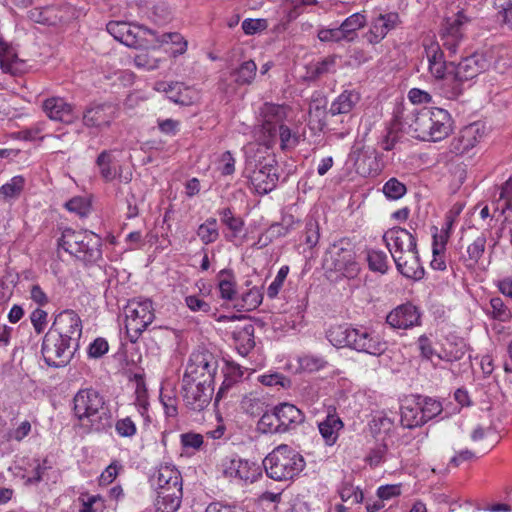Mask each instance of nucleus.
<instances>
[{"label":"nucleus","mask_w":512,"mask_h":512,"mask_svg":"<svg viewBox=\"0 0 512 512\" xmlns=\"http://www.w3.org/2000/svg\"><path fill=\"white\" fill-rule=\"evenodd\" d=\"M280 139V147L282 150L294 148L298 144V136L292 133L285 124L278 129L277 138Z\"/></svg>","instance_id":"nucleus-62"},{"label":"nucleus","mask_w":512,"mask_h":512,"mask_svg":"<svg viewBox=\"0 0 512 512\" xmlns=\"http://www.w3.org/2000/svg\"><path fill=\"white\" fill-rule=\"evenodd\" d=\"M487 238L484 234L477 236L466 249L467 256L463 258L464 264L469 269H474L485 253Z\"/></svg>","instance_id":"nucleus-41"},{"label":"nucleus","mask_w":512,"mask_h":512,"mask_svg":"<svg viewBox=\"0 0 512 512\" xmlns=\"http://www.w3.org/2000/svg\"><path fill=\"white\" fill-rule=\"evenodd\" d=\"M393 260L397 270L406 278H422L424 269L420 262L417 247L412 250H406V253H402L401 255L394 254Z\"/></svg>","instance_id":"nucleus-23"},{"label":"nucleus","mask_w":512,"mask_h":512,"mask_svg":"<svg viewBox=\"0 0 512 512\" xmlns=\"http://www.w3.org/2000/svg\"><path fill=\"white\" fill-rule=\"evenodd\" d=\"M58 246L87 263H95L102 258L101 237L89 230L64 229L58 239Z\"/></svg>","instance_id":"nucleus-5"},{"label":"nucleus","mask_w":512,"mask_h":512,"mask_svg":"<svg viewBox=\"0 0 512 512\" xmlns=\"http://www.w3.org/2000/svg\"><path fill=\"white\" fill-rule=\"evenodd\" d=\"M490 310L487 315L499 322H508L512 319V312L500 297L490 299Z\"/></svg>","instance_id":"nucleus-49"},{"label":"nucleus","mask_w":512,"mask_h":512,"mask_svg":"<svg viewBox=\"0 0 512 512\" xmlns=\"http://www.w3.org/2000/svg\"><path fill=\"white\" fill-rule=\"evenodd\" d=\"M360 93L356 90H344L330 105L329 113L332 116L350 113L360 101Z\"/></svg>","instance_id":"nucleus-29"},{"label":"nucleus","mask_w":512,"mask_h":512,"mask_svg":"<svg viewBox=\"0 0 512 512\" xmlns=\"http://www.w3.org/2000/svg\"><path fill=\"white\" fill-rule=\"evenodd\" d=\"M354 330L347 324L335 325L327 331V339L335 347L351 348Z\"/></svg>","instance_id":"nucleus-36"},{"label":"nucleus","mask_w":512,"mask_h":512,"mask_svg":"<svg viewBox=\"0 0 512 512\" xmlns=\"http://www.w3.org/2000/svg\"><path fill=\"white\" fill-rule=\"evenodd\" d=\"M328 254L331 262L330 267L339 277L354 280L359 276L361 266L356 259L354 248L349 243L340 241L333 244Z\"/></svg>","instance_id":"nucleus-10"},{"label":"nucleus","mask_w":512,"mask_h":512,"mask_svg":"<svg viewBox=\"0 0 512 512\" xmlns=\"http://www.w3.org/2000/svg\"><path fill=\"white\" fill-rule=\"evenodd\" d=\"M260 115L262 120L258 138L266 147H272L277 141L278 129L284 125L287 117L286 108L278 104L265 103Z\"/></svg>","instance_id":"nucleus-11"},{"label":"nucleus","mask_w":512,"mask_h":512,"mask_svg":"<svg viewBox=\"0 0 512 512\" xmlns=\"http://www.w3.org/2000/svg\"><path fill=\"white\" fill-rule=\"evenodd\" d=\"M156 512H176L181 504L182 490L172 489L156 492Z\"/></svg>","instance_id":"nucleus-33"},{"label":"nucleus","mask_w":512,"mask_h":512,"mask_svg":"<svg viewBox=\"0 0 512 512\" xmlns=\"http://www.w3.org/2000/svg\"><path fill=\"white\" fill-rule=\"evenodd\" d=\"M217 369L218 360L211 352L208 350L194 351L189 357L182 382L214 386Z\"/></svg>","instance_id":"nucleus-7"},{"label":"nucleus","mask_w":512,"mask_h":512,"mask_svg":"<svg viewBox=\"0 0 512 512\" xmlns=\"http://www.w3.org/2000/svg\"><path fill=\"white\" fill-rule=\"evenodd\" d=\"M237 468L238 470L234 481L235 483H253L262 476V469L260 465L247 459L240 458Z\"/></svg>","instance_id":"nucleus-39"},{"label":"nucleus","mask_w":512,"mask_h":512,"mask_svg":"<svg viewBox=\"0 0 512 512\" xmlns=\"http://www.w3.org/2000/svg\"><path fill=\"white\" fill-rule=\"evenodd\" d=\"M452 118L447 110L424 107L414 114L409 130L414 138L422 141H441L452 132Z\"/></svg>","instance_id":"nucleus-2"},{"label":"nucleus","mask_w":512,"mask_h":512,"mask_svg":"<svg viewBox=\"0 0 512 512\" xmlns=\"http://www.w3.org/2000/svg\"><path fill=\"white\" fill-rule=\"evenodd\" d=\"M109 350V344L106 339L102 337L96 338L89 344L87 355L89 358L98 359L104 356Z\"/></svg>","instance_id":"nucleus-63"},{"label":"nucleus","mask_w":512,"mask_h":512,"mask_svg":"<svg viewBox=\"0 0 512 512\" xmlns=\"http://www.w3.org/2000/svg\"><path fill=\"white\" fill-rule=\"evenodd\" d=\"M497 205L502 213L512 211V175L501 185Z\"/></svg>","instance_id":"nucleus-57"},{"label":"nucleus","mask_w":512,"mask_h":512,"mask_svg":"<svg viewBox=\"0 0 512 512\" xmlns=\"http://www.w3.org/2000/svg\"><path fill=\"white\" fill-rule=\"evenodd\" d=\"M356 172L363 176H375L379 172V166L376 161V157L366 154H360L354 163Z\"/></svg>","instance_id":"nucleus-47"},{"label":"nucleus","mask_w":512,"mask_h":512,"mask_svg":"<svg viewBox=\"0 0 512 512\" xmlns=\"http://www.w3.org/2000/svg\"><path fill=\"white\" fill-rule=\"evenodd\" d=\"M122 468L118 461H112L101 473L98 482L100 486L111 484L118 476L119 470Z\"/></svg>","instance_id":"nucleus-64"},{"label":"nucleus","mask_w":512,"mask_h":512,"mask_svg":"<svg viewBox=\"0 0 512 512\" xmlns=\"http://www.w3.org/2000/svg\"><path fill=\"white\" fill-rule=\"evenodd\" d=\"M217 213L220 216L222 224L230 231V233L226 235V240L233 241L242 233L245 225L244 219L241 216H236L229 207L219 209Z\"/></svg>","instance_id":"nucleus-35"},{"label":"nucleus","mask_w":512,"mask_h":512,"mask_svg":"<svg viewBox=\"0 0 512 512\" xmlns=\"http://www.w3.org/2000/svg\"><path fill=\"white\" fill-rule=\"evenodd\" d=\"M73 413L79 426L86 432H100L104 429V420L109 417L105 400L92 388L79 390L73 398Z\"/></svg>","instance_id":"nucleus-3"},{"label":"nucleus","mask_w":512,"mask_h":512,"mask_svg":"<svg viewBox=\"0 0 512 512\" xmlns=\"http://www.w3.org/2000/svg\"><path fill=\"white\" fill-rule=\"evenodd\" d=\"M338 492L343 502L351 501L352 503L359 504L364 500L363 491L349 482L342 483Z\"/></svg>","instance_id":"nucleus-56"},{"label":"nucleus","mask_w":512,"mask_h":512,"mask_svg":"<svg viewBox=\"0 0 512 512\" xmlns=\"http://www.w3.org/2000/svg\"><path fill=\"white\" fill-rule=\"evenodd\" d=\"M383 193L392 200L403 197L406 193V186L397 178H390L383 186Z\"/></svg>","instance_id":"nucleus-58"},{"label":"nucleus","mask_w":512,"mask_h":512,"mask_svg":"<svg viewBox=\"0 0 512 512\" xmlns=\"http://www.w3.org/2000/svg\"><path fill=\"white\" fill-rule=\"evenodd\" d=\"M383 241L393 259L394 254L401 255L406 253V250H412L417 247L416 237L401 227H393L387 230L383 235Z\"/></svg>","instance_id":"nucleus-18"},{"label":"nucleus","mask_w":512,"mask_h":512,"mask_svg":"<svg viewBox=\"0 0 512 512\" xmlns=\"http://www.w3.org/2000/svg\"><path fill=\"white\" fill-rule=\"evenodd\" d=\"M152 486L156 492L163 490H182L181 474L172 466L161 465L152 478Z\"/></svg>","instance_id":"nucleus-25"},{"label":"nucleus","mask_w":512,"mask_h":512,"mask_svg":"<svg viewBox=\"0 0 512 512\" xmlns=\"http://www.w3.org/2000/svg\"><path fill=\"white\" fill-rule=\"evenodd\" d=\"M257 65L253 60L244 61L230 73L234 83L238 86L250 85L255 80Z\"/></svg>","instance_id":"nucleus-40"},{"label":"nucleus","mask_w":512,"mask_h":512,"mask_svg":"<svg viewBox=\"0 0 512 512\" xmlns=\"http://www.w3.org/2000/svg\"><path fill=\"white\" fill-rule=\"evenodd\" d=\"M183 400L187 408L200 412L211 402L214 386L201 383L182 382Z\"/></svg>","instance_id":"nucleus-15"},{"label":"nucleus","mask_w":512,"mask_h":512,"mask_svg":"<svg viewBox=\"0 0 512 512\" xmlns=\"http://www.w3.org/2000/svg\"><path fill=\"white\" fill-rule=\"evenodd\" d=\"M106 29L115 40L132 48L149 49V41L154 37L153 30L125 21H110Z\"/></svg>","instance_id":"nucleus-8"},{"label":"nucleus","mask_w":512,"mask_h":512,"mask_svg":"<svg viewBox=\"0 0 512 512\" xmlns=\"http://www.w3.org/2000/svg\"><path fill=\"white\" fill-rule=\"evenodd\" d=\"M367 23V17L364 13L357 12L347 17L340 25L346 40L352 41L356 37V32L363 28Z\"/></svg>","instance_id":"nucleus-45"},{"label":"nucleus","mask_w":512,"mask_h":512,"mask_svg":"<svg viewBox=\"0 0 512 512\" xmlns=\"http://www.w3.org/2000/svg\"><path fill=\"white\" fill-rule=\"evenodd\" d=\"M278 419L282 425V431L286 432L295 428L304 421V415L300 409L290 403H281L275 407Z\"/></svg>","instance_id":"nucleus-28"},{"label":"nucleus","mask_w":512,"mask_h":512,"mask_svg":"<svg viewBox=\"0 0 512 512\" xmlns=\"http://www.w3.org/2000/svg\"><path fill=\"white\" fill-rule=\"evenodd\" d=\"M393 425L394 421L383 412L375 413L369 423L371 432L374 435L388 434Z\"/></svg>","instance_id":"nucleus-55"},{"label":"nucleus","mask_w":512,"mask_h":512,"mask_svg":"<svg viewBox=\"0 0 512 512\" xmlns=\"http://www.w3.org/2000/svg\"><path fill=\"white\" fill-rule=\"evenodd\" d=\"M96 165L98 166L100 175L105 182H111L116 178L117 169L112 151H102L96 159Z\"/></svg>","instance_id":"nucleus-43"},{"label":"nucleus","mask_w":512,"mask_h":512,"mask_svg":"<svg viewBox=\"0 0 512 512\" xmlns=\"http://www.w3.org/2000/svg\"><path fill=\"white\" fill-rule=\"evenodd\" d=\"M483 135V126L477 122L471 123L462 128L459 134L453 138L450 149L457 155H463L474 148Z\"/></svg>","instance_id":"nucleus-20"},{"label":"nucleus","mask_w":512,"mask_h":512,"mask_svg":"<svg viewBox=\"0 0 512 512\" xmlns=\"http://www.w3.org/2000/svg\"><path fill=\"white\" fill-rule=\"evenodd\" d=\"M351 349L373 356H380L387 350V342L377 333L367 328H355Z\"/></svg>","instance_id":"nucleus-17"},{"label":"nucleus","mask_w":512,"mask_h":512,"mask_svg":"<svg viewBox=\"0 0 512 512\" xmlns=\"http://www.w3.org/2000/svg\"><path fill=\"white\" fill-rule=\"evenodd\" d=\"M26 186V179L22 175L13 176L0 186V197L4 202L12 203L18 200Z\"/></svg>","instance_id":"nucleus-38"},{"label":"nucleus","mask_w":512,"mask_h":512,"mask_svg":"<svg viewBox=\"0 0 512 512\" xmlns=\"http://www.w3.org/2000/svg\"><path fill=\"white\" fill-rule=\"evenodd\" d=\"M424 50L428 61V71L431 76L436 80V89L439 91V86L444 82L448 76L450 69V62H447L444 53L438 42L430 41L424 43Z\"/></svg>","instance_id":"nucleus-16"},{"label":"nucleus","mask_w":512,"mask_h":512,"mask_svg":"<svg viewBox=\"0 0 512 512\" xmlns=\"http://www.w3.org/2000/svg\"><path fill=\"white\" fill-rule=\"evenodd\" d=\"M83 324L79 314L72 309H65L54 319L52 329L59 337L80 348Z\"/></svg>","instance_id":"nucleus-13"},{"label":"nucleus","mask_w":512,"mask_h":512,"mask_svg":"<svg viewBox=\"0 0 512 512\" xmlns=\"http://www.w3.org/2000/svg\"><path fill=\"white\" fill-rule=\"evenodd\" d=\"M343 427L344 423L335 410L328 412L325 419L318 423L319 433L328 446H333L337 442Z\"/></svg>","instance_id":"nucleus-26"},{"label":"nucleus","mask_w":512,"mask_h":512,"mask_svg":"<svg viewBox=\"0 0 512 512\" xmlns=\"http://www.w3.org/2000/svg\"><path fill=\"white\" fill-rule=\"evenodd\" d=\"M240 457L237 455L226 456L217 464V472L230 482H234L237 475V466L239 465Z\"/></svg>","instance_id":"nucleus-51"},{"label":"nucleus","mask_w":512,"mask_h":512,"mask_svg":"<svg viewBox=\"0 0 512 512\" xmlns=\"http://www.w3.org/2000/svg\"><path fill=\"white\" fill-rule=\"evenodd\" d=\"M263 467L269 478L275 481H287L300 474L305 467V460L295 449L281 444L264 458Z\"/></svg>","instance_id":"nucleus-4"},{"label":"nucleus","mask_w":512,"mask_h":512,"mask_svg":"<svg viewBox=\"0 0 512 512\" xmlns=\"http://www.w3.org/2000/svg\"><path fill=\"white\" fill-rule=\"evenodd\" d=\"M79 348L54 332H47L43 338L41 353L50 367H65L70 363Z\"/></svg>","instance_id":"nucleus-9"},{"label":"nucleus","mask_w":512,"mask_h":512,"mask_svg":"<svg viewBox=\"0 0 512 512\" xmlns=\"http://www.w3.org/2000/svg\"><path fill=\"white\" fill-rule=\"evenodd\" d=\"M125 328L129 340L135 343L155 318L149 299H132L124 307Z\"/></svg>","instance_id":"nucleus-6"},{"label":"nucleus","mask_w":512,"mask_h":512,"mask_svg":"<svg viewBox=\"0 0 512 512\" xmlns=\"http://www.w3.org/2000/svg\"><path fill=\"white\" fill-rule=\"evenodd\" d=\"M420 313L417 308L410 304H402L393 309L386 317L387 324L393 329H409L418 325Z\"/></svg>","instance_id":"nucleus-21"},{"label":"nucleus","mask_w":512,"mask_h":512,"mask_svg":"<svg viewBox=\"0 0 512 512\" xmlns=\"http://www.w3.org/2000/svg\"><path fill=\"white\" fill-rule=\"evenodd\" d=\"M466 353V343L458 337H448L442 344V350L437 354L439 359L453 362L463 358Z\"/></svg>","instance_id":"nucleus-34"},{"label":"nucleus","mask_w":512,"mask_h":512,"mask_svg":"<svg viewBox=\"0 0 512 512\" xmlns=\"http://www.w3.org/2000/svg\"><path fill=\"white\" fill-rule=\"evenodd\" d=\"M469 21L463 11H459L454 16L444 20L440 30V39L443 48L449 51L451 55L457 53L464 40L466 26Z\"/></svg>","instance_id":"nucleus-12"},{"label":"nucleus","mask_w":512,"mask_h":512,"mask_svg":"<svg viewBox=\"0 0 512 512\" xmlns=\"http://www.w3.org/2000/svg\"><path fill=\"white\" fill-rule=\"evenodd\" d=\"M46 115L55 121L71 123L74 118L73 106L61 97H51L43 102Z\"/></svg>","instance_id":"nucleus-24"},{"label":"nucleus","mask_w":512,"mask_h":512,"mask_svg":"<svg viewBox=\"0 0 512 512\" xmlns=\"http://www.w3.org/2000/svg\"><path fill=\"white\" fill-rule=\"evenodd\" d=\"M494 8L498 22L512 31V0H494Z\"/></svg>","instance_id":"nucleus-53"},{"label":"nucleus","mask_w":512,"mask_h":512,"mask_svg":"<svg viewBox=\"0 0 512 512\" xmlns=\"http://www.w3.org/2000/svg\"><path fill=\"white\" fill-rule=\"evenodd\" d=\"M263 300L262 288L253 286L244 292L235 305L240 311H252L260 306Z\"/></svg>","instance_id":"nucleus-44"},{"label":"nucleus","mask_w":512,"mask_h":512,"mask_svg":"<svg viewBox=\"0 0 512 512\" xmlns=\"http://www.w3.org/2000/svg\"><path fill=\"white\" fill-rule=\"evenodd\" d=\"M232 335L240 355L246 356L254 348V326L252 324L237 326L233 330Z\"/></svg>","instance_id":"nucleus-32"},{"label":"nucleus","mask_w":512,"mask_h":512,"mask_svg":"<svg viewBox=\"0 0 512 512\" xmlns=\"http://www.w3.org/2000/svg\"><path fill=\"white\" fill-rule=\"evenodd\" d=\"M488 67V60L480 53L464 57L458 63L450 61L448 76L439 86V94L448 100L458 99L463 94V84L486 71Z\"/></svg>","instance_id":"nucleus-1"},{"label":"nucleus","mask_w":512,"mask_h":512,"mask_svg":"<svg viewBox=\"0 0 512 512\" xmlns=\"http://www.w3.org/2000/svg\"><path fill=\"white\" fill-rule=\"evenodd\" d=\"M115 119V108L110 104H92L83 113V123L89 128L110 126Z\"/></svg>","instance_id":"nucleus-22"},{"label":"nucleus","mask_w":512,"mask_h":512,"mask_svg":"<svg viewBox=\"0 0 512 512\" xmlns=\"http://www.w3.org/2000/svg\"><path fill=\"white\" fill-rule=\"evenodd\" d=\"M401 23L399 14L397 12H389L380 14L371 22L368 32L364 38L369 44L375 45L380 43L386 35L394 30Z\"/></svg>","instance_id":"nucleus-19"},{"label":"nucleus","mask_w":512,"mask_h":512,"mask_svg":"<svg viewBox=\"0 0 512 512\" xmlns=\"http://www.w3.org/2000/svg\"><path fill=\"white\" fill-rule=\"evenodd\" d=\"M368 267L373 272L385 274L388 271V256L382 250L371 249L367 251Z\"/></svg>","instance_id":"nucleus-50"},{"label":"nucleus","mask_w":512,"mask_h":512,"mask_svg":"<svg viewBox=\"0 0 512 512\" xmlns=\"http://www.w3.org/2000/svg\"><path fill=\"white\" fill-rule=\"evenodd\" d=\"M29 17L36 23L55 26L64 19L63 10L55 5L36 7L30 10Z\"/></svg>","instance_id":"nucleus-30"},{"label":"nucleus","mask_w":512,"mask_h":512,"mask_svg":"<svg viewBox=\"0 0 512 512\" xmlns=\"http://www.w3.org/2000/svg\"><path fill=\"white\" fill-rule=\"evenodd\" d=\"M277 170L276 161L272 158L256 164L249 176L250 183L256 193L267 194L276 187L278 181Z\"/></svg>","instance_id":"nucleus-14"},{"label":"nucleus","mask_w":512,"mask_h":512,"mask_svg":"<svg viewBox=\"0 0 512 512\" xmlns=\"http://www.w3.org/2000/svg\"><path fill=\"white\" fill-rule=\"evenodd\" d=\"M135 394L136 397L133 405L136 410V415L141 417L146 424H149L151 422V416L149 414L150 403L147 391L145 389H137Z\"/></svg>","instance_id":"nucleus-54"},{"label":"nucleus","mask_w":512,"mask_h":512,"mask_svg":"<svg viewBox=\"0 0 512 512\" xmlns=\"http://www.w3.org/2000/svg\"><path fill=\"white\" fill-rule=\"evenodd\" d=\"M289 273V266L283 265L277 272L276 277L267 288V296L271 299L275 298L281 288L283 287L284 281Z\"/></svg>","instance_id":"nucleus-60"},{"label":"nucleus","mask_w":512,"mask_h":512,"mask_svg":"<svg viewBox=\"0 0 512 512\" xmlns=\"http://www.w3.org/2000/svg\"><path fill=\"white\" fill-rule=\"evenodd\" d=\"M425 424L440 415L443 411L442 403L431 397H417Z\"/></svg>","instance_id":"nucleus-48"},{"label":"nucleus","mask_w":512,"mask_h":512,"mask_svg":"<svg viewBox=\"0 0 512 512\" xmlns=\"http://www.w3.org/2000/svg\"><path fill=\"white\" fill-rule=\"evenodd\" d=\"M387 451L388 447L385 443L377 444L365 457L366 463L372 468L379 466L384 461Z\"/></svg>","instance_id":"nucleus-61"},{"label":"nucleus","mask_w":512,"mask_h":512,"mask_svg":"<svg viewBox=\"0 0 512 512\" xmlns=\"http://www.w3.org/2000/svg\"><path fill=\"white\" fill-rule=\"evenodd\" d=\"M196 233L205 245L216 242L219 238L217 219L214 217L207 218L204 223L199 225Z\"/></svg>","instance_id":"nucleus-46"},{"label":"nucleus","mask_w":512,"mask_h":512,"mask_svg":"<svg viewBox=\"0 0 512 512\" xmlns=\"http://www.w3.org/2000/svg\"><path fill=\"white\" fill-rule=\"evenodd\" d=\"M153 39L149 41V49L156 50L164 44H173L175 48L172 51L173 56L182 55L187 51L188 43L178 32H169L159 35L154 31Z\"/></svg>","instance_id":"nucleus-27"},{"label":"nucleus","mask_w":512,"mask_h":512,"mask_svg":"<svg viewBox=\"0 0 512 512\" xmlns=\"http://www.w3.org/2000/svg\"><path fill=\"white\" fill-rule=\"evenodd\" d=\"M143 50L135 55L134 64L138 68L146 70H154L159 67L160 60L150 55L149 50L142 48Z\"/></svg>","instance_id":"nucleus-59"},{"label":"nucleus","mask_w":512,"mask_h":512,"mask_svg":"<svg viewBox=\"0 0 512 512\" xmlns=\"http://www.w3.org/2000/svg\"><path fill=\"white\" fill-rule=\"evenodd\" d=\"M401 424L405 428H416L425 424L418 399L405 401L401 406Z\"/></svg>","instance_id":"nucleus-31"},{"label":"nucleus","mask_w":512,"mask_h":512,"mask_svg":"<svg viewBox=\"0 0 512 512\" xmlns=\"http://www.w3.org/2000/svg\"><path fill=\"white\" fill-rule=\"evenodd\" d=\"M281 427L275 408L272 412L264 413L258 422V429L263 433H284Z\"/></svg>","instance_id":"nucleus-52"},{"label":"nucleus","mask_w":512,"mask_h":512,"mask_svg":"<svg viewBox=\"0 0 512 512\" xmlns=\"http://www.w3.org/2000/svg\"><path fill=\"white\" fill-rule=\"evenodd\" d=\"M218 289L220 297L227 301H233L236 298V279L232 269H222L217 276Z\"/></svg>","instance_id":"nucleus-37"},{"label":"nucleus","mask_w":512,"mask_h":512,"mask_svg":"<svg viewBox=\"0 0 512 512\" xmlns=\"http://www.w3.org/2000/svg\"><path fill=\"white\" fill-rule=\"evenodd\" d=\"M136 414L118 417L114 423L115 433L119 438L133 439L138 434Z\"/></svg>","instance_id":"nucleus-42"}]
</instances>
